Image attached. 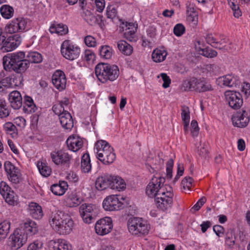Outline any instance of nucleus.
I'll return each instance as SVG.
<instances>
[{"label": "nucleus", "instance_id": "1", "mask_svg": "<svg viewBox=\"0 0 250 250\" xmlns=\"http://www.w3.org/2000/svg\"><path fill=\"white\" fill-rule=\"evenodd\" d=\"M166 179L157 173L154 175L146 189V194L150 198H155L157 208L165 211L170 208L173 204V193L169 187V190L164 187Z\"/></svg>", "mask_w": 250, "mask_h": 250}, {"label": "nucleus", "instance_id": "2", "mask_svg": "<svg viewBox=\"0 0 250 250\" xmlns=\"http://www.w3.org/2000/svg\"><path fill=\"white\" fill-rule=\"evenodd\" d=\"M3 65L6 71H14L17 73H23L29 67V63L25 59L23 51L9 54L3 58Z\"/></svg>", "mask_w": 250, "mask_h": 250}, {"label": "nucleus", "instance_id": "3", "mask_svg": "<svg viewBox=\"0 0 250 250\" xmlns=\"http://www.w3.org/2000/svg\"><path fill=\"white\" fill-rule=\"evenodd\" d=\"M49 224L61 235L70 234L74 226L71 217L62 211L53 212L49 219Z\"/></svg>", "mask_w": 250, "mask_h": 250}, {"label": "nucleus", "instance_id": "4", "mask_svg": "<svg viewBox=\"0 0 250 250\" xmlns=\"http://www.w3.org/2000/svg\"><path fill=\"white\" fill-rule=\"evenodd\" d=\"M95 73L98 80L102 83H108L119 77V67L115 64L100 62L95 67Z\"/></svg>", "mask_w": 250, "mask_h": 250}, {"label": "nucleus", "instance_id": "5", "mask_svg": "<svg viewBox=\"0 0 250 250\" xmlns=\"http://www.w3.org/2000/svg\"><path fill=\"white\" fill-rule=\"evenodd\" d=\"M183 86L185 91L194 90L199 93L211 91L213 90L210 83L204 78H192L189 81H185Z\"/></svg>", "mask_w": 250, "mask_h": 250}, {"label": "nucleus", "instance_id": "6", "mask_svg": "<svg viewBox=\"0 0 250 250\" xmlns=\"http://www.w3.org/2000/svg\"><path fill=\"white\" fill-rule=\"evenodd\" d=\"M127 227L131 233L138 236L147 234L150 228L146 221L139 217L130 218Z\"/></svg>", "mask_w": 250, "mask_h": 250}, {"label": "nucleus", "instance_id": "7", "mask_svg": "<svg viewBox=\"0 0 250 250\" xmlns=\"http://www.w3.org/2000/svg\"><path fill=\"white\" fill-rule=\"evenodd\" d=\"M30 29V20L24 18H17L11 21L4 28V33L14 34L24 32Z\"/></svg>", "mask_w": 250, "mask_h": 250}, {"label": "nucleus", "instance_id": "8", "mask_svg": "<svg viewBox=\"0 0 250 250\" xmlns=\"http://www.w3.org/2000/svg\"><path fill=\"white\" fill-rule=\"evenodd\" d=\"M79 212L83 221L88 224L95 221L100 209L95 205L84 203L80 207Z\"/></svg>", "mask_w": 250, "mask_h": 250}, {"label": "nucleus", "instance_id": "9", "mask_svg": "<svg viewBox=\"0 0 250 250\" xmlns=\"http://www.w3.org/2000/svg\"><path fill=\"white\" fill-rule=\"evenodd\" d=\"M61 52L62 56L66 59L73 61L79 57L81 49L70 41L65 40L62 44Z\"/></svg>", "mask_w": 250, "mask_h": 250}, {"label": "nucleus", "instance_id": "10", "mask_svg": "<svg viewBox=\"0 0 250 250\" xmlns=\"http://www.w3.org/2000/svg\"><path fill=\"white\" fill-rule=\"evenodd\" d=\"M207 42L213 47L226 51H231L230 46H227L225 44L229 42V39L226 36L220 34L218 38H215L212 34H208L205 38Z\"/></svg>", "mask_w": 250, "mask_h": 250}, {"label": "nucleus", "instance_id": "11", "mask_svg": "<svg viewBox=\"0 0 250 250\" xmlns=\"http://www.w3.org/2000/svg\"><path fill=\"white\" fill-rule=\"evenodd\" d=\"M27 239V235L17 228L10 236L9 245L12 250H18L25 244Z\"/></svg>", "mask_w": 250, "mask_h": 250}, {"label": "nucleus", "instance_id": "12", "mask_svg": "<svg viewBox=\"0 0 250 250\" xmlns=\"http://www.w3.org/2000/svg\"><path fill=\"white\" fill-rule=\"evenodd\" d=\"M52 162L56 165L69 167L72 156L62 150L53 151L50 153Z\"/></svg>", "mask_w": 250, "mask_h": 250}, {"label": "nucleus", "instance_id": "13", "mask_svg": "<svg viewBox=\"0 0 250 250\" xmlns=\"http://www.w3.org/2000/svg\"><path fill=\"white\" fill-rule=\"evenodd\" d=\"M225 96L229 106L234 109L240 108L243 104L242 95L238 92L228 90L225 92Z\"/></svg>", "mask_w": 250, "mask_h": 250}, {"label": "nucleus", "instance_id": "14", "mask_svg": "<svg viewBox=\"0 0 250 250\" xmlns=\"http://www.w3.org/2000/svg\"><path fill=\"white\" fill-rule=\"evenodd\" d=\"M4 167L9 180L14 184L19 183L21 180L20 169L9 161H6Z\"/></svg>", "mask_w": 250, "mask_h": 250}, {"label": "nucleus", "instance_id": "15", "mask_svg": "<svg viewBox=\"0 0 250 250\" xmlns=\"http://www.w3.org/2000/svg\"><path fill=\"white\" fill-rule=\"evenodd\" d=\"M113 228L112 221L110 217H106L98 220L95 226L96 232L100 235L110 232Z\"/></svg>", "mask_w": 250, "mask_h": 250}, {"label": "nucleus", "instance_id": "16", "mask_svg": "<svg viewBox=\"0 0 250 250\" xmlns=\"http://www.w3.org/2000/svg\"><path fill=\"white\" fill-rule=\"evenodd\" d=\"M0 193L6 202L10 205H14L17 199L16 193L5 182H0Z\"/></svg>", "mask_w": 250, "mask_h": 250}, {"label": "nucleus", "instance_id": "17", "mask_svg": "<svg viewBox=\"0 0 250 250\" xmlns=\"http://www.w3.org/2000/svg\"><path fill=\"white\" fill-rule=\"evenodd\" d=\"M231 120L234 126L244 128L248 125L250 122V117L247 112L242 110L234 113L232 116Z\"/></svg>", "mask_w": 250, "mask_h": 250}, {"label": "nucleus", "instance_id": "18", "mask_svg": "<svg viewBox=\"0 0 250 250\" xmlns=\"http://www.w3.org/2000/svg\"><path fill=\"white\" fill-rule=\"evenodd\" d=\"M123 204L120 201L119 197L115 195L107 197L103 203V208L108 211L119 210L123 208Z\"/></svg>", "mask_w": 250, "mask_h": 250}, {"label": "nucleus", "instance_id": "19", "mask_svg": "<svg viewBox=\"0 0 250 250\" xmlns=\"http://www.w3.org/2000/svg\"><path fill=\"white\" fill-rule=\"evenodd\" d=\"M52 82L54 86L59 91L64 89L66 84L64 73L60 70L55 71L52 76Z\"/></svg>", "mask_w": 250, "mask_h": 250}, {"label": "nucleus", "instance_id": "20", "mask_svg": "<svg viewBox=\"0 0 250 250\" xmlns=\"http://www.w3.org/2000/svg\"><path fill=\"white\" fill-rule=\"evenodd\" d=\"M21 37L19 34H14L5 39L3 45V52H10L15 49L21 42Z\"/></svg>", "mask_w": 250, "mask_h": 250}, {"label": "nucleus", "instance_id": "21", "mask_svg": "<svg viewBox=\"0 0 250 250\" xmlns=\"http://www.w3.org/2000/svg\"><path fill=\"white\" fill-rule=\"evenodd\" d=\"M216 82L220 86H226L228 87H236L239 85L240 83L237 76L229 74L218 78Z\"/></svg>", "mask_w": 250, "mask_h": 250}, {"label": "nucleus", "instance_id": "22", "mask_svg": "<svg viewBox=\"0 0 250 250\" xmlns=\"http://www.w3.org/2000/svg\"><path fill=\"white\" fill-rule=\"evenodd\" d=\"M24 234L28 236H32L37 233L38 229L37 224L30 219H27L25 222L21 224L18 228Z\"/></svg>", "mask_w": 250, "mask_h": 250}, {"label": "nucleus", "instance_id": "23", "mask_svg": "<svg viewBox=\"0 0 250 250\" xmlns=\"http://www.w3.org/2000/svg\"><path fill=\"white\" fill-rule=\"evenodd\" d=\"M97 157L103 164L109 165L113 163L116 158V154L113 148L107 147V150L103 153H100Z\"/></svg>", "mask_w": 250, "mask_h": 250}, {"label": "nucleus", "instance_id": "24", "mask_svg": "<svg viewBox=\"0 0 250 250\" xmlns=\"http://www.w3.org/2000/svg\"><path fill=\"white\" fill-rule=\"evenodd\" d=\"M111 175L106 174L97 178L95 182L96 188L98 190H104L108 188H111Z\"/></svg>", "mask_w": 250, "mask_h": 250}, {"label": "nucleus", "instance_id": "25", "mask_svg": "<svg viewBox=\"0 0 250 250\" xmlns=\"http://www.w3.org/2000/svg\"><path fill=\"white\" fill-rule=\"evenodd\" d=\"M8 100L11 107L14 109H19L22 105V99L20 92L12 91L9 94Z\"/></svg>", "mask_w": 250, "mask_h": 250}, {"label": "nucleus", "instance_id": "26", "mask_svg": "<svg viewBox=\"0 0 250 250\" xmlns=\"http://www.w3.org/2000/svg\"><path fill=\"white\" fill-rule=\"evenodd\" d=\"M82 201V199L75 191L68 192L65 199L66 206L70 208L78 206L81 204Z\"/></svg>", "mask_w": 250, "mask_h": 250}, {"label": "nucleus", "instance_id": "27", "mask_svg": "<svg viewBox=\"0 0 250 250\" xmlns=\"http://www.w3.org/2000/svg\"><path fill=\"white\" fill-rule=\"evenodd\" d=\"M59 120L62 126L65 129L71 130L74 125V122L72 116L67 111L62 113L60 115Z\"/></svg>", "mask_w": 250, "mask_h": 250}, {"label": "nucleus", "instance_id": "28", "mask_svg": "<svg viewBox=\"0 0 250 250\" xmlns=\"http://www.w3.org/2000/svg\"><path fill=\"white\" fill-rule=\"evenodd\" d=\"M126 28L124 32V37L129 42H135L136 40V32L137 31V24L131 22H126Z\"/></svg>", "mask_w": 250, "mask_h": 250}, {"label": "nucleus", "instance_id": "29", "mask_svg": "<svg viewBox=\"0 0 250 250\" xmlns=\"http://www.w3.org/2000/svg\"><path fill=\"white\" fill-rule=\"evenodd\" d=\"M68 149L76 152L83 146V141L77 136H70L66 141Z\"/></svg>", "mask_w": 250, "mask_h": 250}, {"label": "nucleus", "instance_id": "30", "mask_svg": "<svg viewBox=\"0 0 250 250\" xmlns=\"http://www.w3.org/2000/svg\"><path fill=\"white\" fill-rule=\"evenodd\" d=\"M49 250H71V245L64 240H51L49 244Z\"/></svg>", "mask_w": 250, "mask_h": 250}, {"label": "nucleus", "instance_id": "31", "mask_svg": "<svg viewBox=\"0 0 250 250\" xmlns=\"http://www.w3.org/2000/svg\"><path fill=\"white\" fill-rule=\"evenodd\" d=\"M28 210L30 215L35 219H40L43 215L42 207L37 203H31L28 206Z\"/></svg>", "mask_w": 250, "mask_h": 250}, {"label": "nucleus", "instance_id": "32", "mask_svg": "<svg viewBox=\"0 0 250 250\" xmlns=\"http://www.w3.org/2000/svg\"><path fill=\"white\" fill-rule=\"evenodd\" d=\"M67 188V183L64 181H61L59 184L52 185L50 187V190L54 195L62 196L64 194Z\"/></svg>", "mask_w": 250, "mask_h": 250}, {"label": "nucleus", "instance_id": "33", "mask_svg": "<svg viewBox=\"0 0 250 250\" xmlns=\"http://www.w3.org/2000/svg\"><path fill=\"white\" fill-rule=\"evenodd\" d=\"M82 16L84 21L91 26H93L98 23V18L101 19L102 18L101 15L95 16L88 10H84L82 14Z\"/></svg>", "mask_w": 250, "mask_h": 250}, {"label": "nucleus", "instance_id": "34", "mask_svg": "<svg viewBox=\"0 0 250 250\" xmlns=\"http://www.w3.org/2000/svg\"><path fill=\"white\" fill-rule=\"evenodd\" d=\"M49 30L52 34L57 33L60 35H65L68 32V27L66 25L56 22H54L51 25Z\"/></svg>", "mask_w": 250, "mask_h": 250}, {"label": "nucleus", "instance_id": "35", "mask_svg": "<svg viewBox=\"0 0 250 250\" xmlns=\"http://www.w3.org/2000/svg\"><path fill=\"white\" fill-rule=\"evenodd\" d=\"M111 177L113 178V179L111 180V189L121 191L125 188V183L121 177L112 175Z\"/></svg>", "mask_w": 250, "mask_h": 250}, {"label": "nucleus", "instance_id": "36", "mask_svg": "<svg viewBox=\"0 0 250 250\" xmlns=\"http://www.w3.org/2000/svg\"><path fill=\"white\" fill-rule=\"evenodd\" d=\"M167 52L164 48H156L152 53V59L154 62H163L166 58Z\"/></svg>", "mask_w": 250, "mask_h": 250}, {"label": "nucleus", "instance_id": "37", "mask_svg": "<svg viewBox=\"0 0 250 250\" xmlns=\"http://www.w3.org/2000/svg\"><path fill=\"white\" fill-rule=\"evenodd\" d=\"M37 107L34 103L32 98L29 96L24 97V102L23 104V110L27 114H30L35 112Z\"/></svg>", "mask_w": 250, "mask_h": 250}, {"label": "nucleus", "instance_id": "38", "mask_svg": "<svg viewBox=\"0 0 250 250\" xmlns=\"http://www.w3.org/2000/svg\"><path fill=\"white\" fill-rule=\"evenodd\" d=\"M37 167L41 174L45 177H47L51 173V168L48 166L47 163L44 161H39L37 164Z\"/></svg>", "mask_w": 250, "mask_h": 250}, {"label": "nucleus", "instance_id": "39", "mask_svg": "<svg viewBox=\"0 0 250 250\" xmlns=\"http://www.w3.org/2000/svg\"><path fill=\"white\" fill-rule=\"evenodd\" d=\"M117 47L120 51L125 55L129 56L132 53V46L124 40H121L118 42Z\"/></svg>", "mask_w": 250, "mask_h": 250}, {"label": "nucleus", "instance_id": "40", "mask_svg": "<svg viewBox=\"0 0 250 250\" xmlns=\"http://www.w3.org/2000/svg\"><path fill=\"white\" fill-rule=\"evenodd\" d=\"M11 112V108L4 99H0V118L3 119L7 118Z\"/></svg>", "mask_w": 250, "mask_h": 250}, {"label": "nucleus", "instance_id": "41", "mask_svg": "<svg viewBox=\"0 0 250 250\" xmlns=\"http://www.w3.org/2000/svg\"><path fill=\"white\" fill-rule=\"evenodd\" d=\"M113 50L111 47L107 45H102L99 49V54L101 58L109 59L111 58Z\"/></svg>", "mask_w": 250, "mask_h": 250}, {"label": "nucleus", "instance_id": "42", "mask_svg": "<svg viewBox=\"0 0 250 250\" xmlns=\"http://www.w3.org/2000/svg\"><path fill=\"white\" fill-rule=\"evenodd\" d=\"M25 59L29 64L30 63H39L42 62V57L41 54L37 52H30L25 56Z\"/></svg>", "mask_w": 250, "mask_h": 250}, {"label": "nucleus", "instance_id": "43", "mask_svg": "<svg viewBox=\"0 0 250 250\" xmlns=\"http://www.w3.org/2000/svg\"><path fill=\"white\" fill-rule=\"evenodd\" d=\"M91 169L89 155L84 154L81 158V170L84 173H88Z\"/></svg>", "mask_w": 250, "mask_h": 250}, {"label": "nucleus", "instance_id": "44", "mask_svg": "<svg viewBox=\"0 0 250 250\" xmlns=\"http://www.w3.org/2000/svg\"><path fill=\"white\" fill-rule=\"evenodd\" d=\"M228 5L233 11L235 18H238L242 16V12L239 7V2L237 0H227Z\"/></svg>", "mask_w": 250, "mask_h": 250}, {"label": "nucleus", "instance_id": "45", "mask_svg": "<svg viewBox=\"0 0 250 250\" xmlns=\"http://www.w3.org/2000/svg\"><path fill=\"white\" fill-rule=\"evenodd\" d=\"M0 12L2 17L5 19L11 18L14 13L13 8L7 4L3 5L0 8Z\"/></svg>", "mask_w": 250, "mask_h": 250}, {"label": "nucleus", "instance_id": "46", "mask_svg": "<svg viewBox=\"0 0 250 250\" xmlns=\"http://www.w3.org/2000/svg\"><path fill=\"white\" fill-rule=\"evenodd\" d=\"M111 146L109 144L104 140H99L96 142L94 146V150L97 153V155H99L100 153H103L104 151L107 150V147Z\"/></svg>", "mask_w": 250, "mask_h": 250}, {"label": "nucleus", "instance_id": "47", "mask_svg": "<svg viewBox=\"0 0 250 250\" xmlns=\"http://www.w3.org/2000/svg\"><path fill=\"white\" fill-rule=\"evenodd\" d=\"M3 129L7 134H9L12 138L17 135L16 126L11 122H7L3 126Z\"/></svg>", "mask_w": 250, "mask_h": 250}, {"label": "nucleus", "instance_id": "48", "mask_svg": "<svg viewBox=\"0 0 250 250\" xmlns=\"http://www.w3.org/2000/svg\"><path fill=\"white\" fill-rule=\"evenodd\" d=\"M18 74V75L17 76L13 75L12 76H9L11 79V82L13 88L20 86L22 84V82L23 81V73Z\"/></svg>", "mask_w": 250, "mask_h": 250}, {"label": "nucleus", "instance_id": "49", "mask_svg": "<svg viewBox=\"0 0 250 250\" xmlns=\"http://www.w3.org/2000/svg\"><path fill=\"white\" fill-rule=\"evenodd\" d=\"M13 88L10 77H7L0 81V92H3L7 88Z\"/></svg>", "mask_w": 250, "mask_h": 250}, {"label": "nucleus", "instance_id": "50", "mask_svg": "<svg viewBox=\"0 0 250 250\" xmlns=\"http://www.w3.org/2000/svg\"><path fill=\"white\" fill-rule=\"evenodd\" d=\"M193 179L190 177H186L181 183V188L184 190H190Z\"/></svg>", "mask_w": 250, "mask_h": 250}, {"label": "nucleus", "instance_id": "51", "mask_svg": "<svg viewBox=\"0 0 250 250\" xmlns=\"http://www.w3.org/2000/svg\"><path fill=\"white\" fill-rule=\"evenodd\" d=\"M181 117L183 123H189L190 112L188 106H183L181 108Z\"/></svg>", "mask_w": 250, "mask_h": 250}, {"label": "nucleus", "instance_id": "52", "mask_svg": "<svg viewBox=\"0 0 250 250\" xmlns=\"http://www.w3.org/2000/svg\"><path fill=\"white\" fill-rule=\"evenodd\" d=\"M185 32V27L182 23H178L175 25L173 28L174 34L180 37Z\"/></svg>", "mask_w": 250, "mask_h": 250}, {"label": "nucleus", "instance_id": "53", "mask_svg": "<svg viewBox=\"0 0 250 250\" xmlns=\"http://www.w3.org/2000/svg\"><path fill=\"white\" fill-rule=\"evenodd\" d=\"M173 160L171 158L169 159L167 162V178L168 179H170L172 176V168L173 167Z\"/></svg>", "mask_w": 250, "mask_h": 250}, {"label": "nucleus", "instance_id": "54", "mask_svg": "<svg viewBox=\"0 0 250 250\" xmlns=\"http://www.w3.org/2000/svg\"><path fill=\"white\" fill-rule=\"evenodd\" d=\"M85 44L88 47H95L96 45V40L90 35L86 36L84 39Z\"/></svg>", "mask_w": 250, "mask_h": 250}, {"label": "nucleus", "instance_id": "55", "mask_svg": "<svg viewBox=\"0 0 250 250\" xmlns=\"http://www.w3.org/2000/svg\"><path fill=\"white\" fill-rule=\"evenodd\" d=\"M117 15V10L113 6H108L106 8L107 18L113 19Z\"/></svg>", "mask_w": 250, "mask_h": 250}, {"label": "nucleus", "instance_id": "56", "mask_svg": "<svg viewBox=\"0 0 250 250\" xmlns=\"http://www.w3.org/2000/svg\"><path fill=\"white\" fill-rule=\"evenodd\" d=\"M199 131V127L198 126L197 121L195 120H192L191 122V133L192 136H197Z\"/></svg>", "mask_w": 250, "mask_h": 250}, {"label": "nucleus", "instance_id": "57", "mask_svg": "<svg viewBox=\"0 0 250 250\" xmlns=\"http://www.w3.org/2000/svg\"><path fill=\"white\" fill-rule=\"evenodd\" d=\"M93 3L96 5V10L102 12L105 7L104 0H91Z\"/></svg>", "mask_w": 250, "mask_h": 250}, {"label": "nucleus", "instance_id": "58", "mask_svg": "<svg viewBox=\"0 0 250 250\" xmlns=\"http://www.w3.org/2000/svg\"><path fill=\"white\" fill-rule=\"evenodd\" d=\"M52 109L55 114L58 115L59 116H60V115L61 114L62 112L66 111L64 110V107L61 104H59V103L55 104L52 106Z\"/></svg>", "mask_w": 250, "mask_h": 250}, {"label": "nucleus", "instance_id": "59", "mask_svg": "<svg viewBox=\"0 0 250 250\" xmlns=\"http://www.w3.org/2000/svg\"><path fill=\"white\" fill-rule=\"evenodd\" d=\"M95 57L94 53L90 49H86L84 52L83 59L87 61H93Z\"/></svg>", "mask_w": 250, "mask_h": 250}, {"label": "nucleus", "instance_id": "60", "mask_svg": "<svg viewBox=\"0 0 250 250\" xmlns=\"http://www.w3.org/2000/svg\"><path fill=\"white\" fill-rule=\"evenodd\" d=\"M202 55L208 58H214L217 56V52L216 51L212 49H202Z\"/></svg>", "mask_w": 250, "mask_h": 250}, {"label": "nucleus", "instance_id": "61", "mask_svg": "<svg viewBox=\"0 0 250 250\" xmlns=\"http://www.w3.org/2000/svg\"><path fill=\"white\" fill-rule=\"evenodd\" d=\"M161 76L164 82L162 85L163 87L164 88L168 87L171 83V80L170 78L166 73H164L161 74Z\"/></svg>", "mask_w": 250, "mask_h": 250}, {"label": "nucleus", "instance_id": "62", "mask_svg": "<svg viewBox=\"0 0 250 250\" xmlns=\"http://www.w3.org/2000/svg\"><path fill=\"white\" fill-rule=\"evenodd\" d=\"M14 123L20 127L23 128L26 125V120L23 117L20 116L14 119Z\"/></svg>", "mask_w": 250, "mask_h": 250}, {"label": "nucleus", "instance_id": "63", "mask_svg": "<svg viewBox=\"0 0 250 250\" xmlns=\"http://www.w3.org/2000/svg\"><path fill=\"white\" fill-rule=\"evenodd\" d=\"M213 230L218 237H222L224 233V229L221 225H215L213 227Z\"/></svg>", "mask_w": 250, "mask_h": 250}, {"label": "nucleus", "instance_id": "64", "mask_svg": "<svg viewBox=\"0 0 250 250\" xmlns=\"http://www.w3.org/2000/svg\"><path fill=\"white\" fill-rule=\"evenodd\" d=\"M42 244L39 241H35L31 243L27 248V250H38L41 248Z\"/></svg>", "mask_w": 250, "mask_h": 250}]
</instances>
